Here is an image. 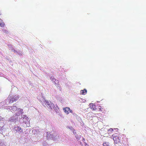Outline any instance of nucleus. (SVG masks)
<instances>
[{"label": "nucleus", "mask_w": 146, "mask_h": 146, "mask_svg": "<svg viewBox=\"0 0 146 146\" xmlns=\"http://www.w3.org/2000/svg\"><path fill=\"white\" fill-rule=\"evenodd\" d=\"M50 80L56 84H57L58 83V80L54 78L53 77H51L50 78Z\"/></svg>", "instance_id": "nucleus-6"}, {"label": "nucleus", "mask_w": 146, "mask_h": 146, "mask_svg": "<svg viewBox=\"0 0 146 146\" xmlns=\"http://www.w3.org/2000/svg\"><path fill=\"white\" fill-rule=\"evenodd\" d=\"M15 130L16 131L19 132L20 133L22 132L23 130L22 128L19 127H15Z\"/></svg>", "instance_id": "nucleus-7"}, {"label": "nucleus", "mask_w": 146, "mask_h": 146, "mask_svg": "<svg viewBox=\"0 0 146 146\" xmlns=\"http://www.w3.org/2000/svg\"><path fill=\"white\" fill-rule=\"evenodd\" d=\"M121 136V135L117 134H115L114 136L113 135V139L114 143L115 144H117L120 143Z\"/></svg>", "instance_id": "nucleus-1"}, {"label": "nucleus", "mask_w": 146, "mask_h": 146, "mask_svg": "<svg viewBox=\"0 0 146 146\" xmlns=\"http://www.w3.org/2000/svg\"><path fill=\"white\" fill-rule=\"evenodd\" d=\"M12 109L13 111H15L17 110V108L15 106H13L12 107Z\"/></svg>", "instance_id": "nucleus-12"}, {"label": "nucleus", "mask_w": 146, "mask_h": 146, "mask_svg": "<svg viewBox=\"0 0 146 146\" xmlns=\"http://www.w3.org/2000/svg\"><path fill=\"white\" fill-rule=\"evenodd\" d=\"M90 108L93 110H96V107L95 105L93 104H91L90 106Z\"/></svg>", "instance_id": "nucleus-9"}, {"label": "nucleus", "mask_w": 146, "mask_h": 146, "mask_svg": "<svg viewBox=\"0 0 146 146\" xmlns=\"http://www.w3.org/2000/svg\"><path fill=\"white\" fill-rule=\"evenodd\" d=\"M5 25L3 21L0 19V26L3 27Z\"/></svg>", "instance_id": "nucleus-11"}, {"label": "nucleus", "mask_w": 146, "mask_h": 146, "mask_svg": "<svg viewBox=\"0 0 146 146\" xmlns=\"http://www.w3.org/2000/svg\"><path fill=\"white\" fill-rule=\"evenodd\" d=\"M85 146H88V145L86 144V145H85Z\"/></svg>", "instance_id": "nucleus-15"}, {"label": "nucleus", "mask_w": 146, "mask_h": 146, "mask_svg": "<svg viewBox=\"0 0 146 146\" xmlns=\"http://www.w3.org/2000/svg\"><path fill=\"white\" fill-rule=\"evenodd\" d=\"M87 92V91L86 89H84L80 91V94L82 95H85L86 94Z\"/></svg>", "instance_id": "nucleus-8"}, {"label": "nucleus", "mask_w": 146, "mask_h": 146, "mask_svg": "<svg viewBox=\"0 0 146 146\" xmlns=\"http://www.w3.org/2000/svg\"><path fill=\"white\" fill-rule=\"evenodd\" d=\"M23 110H20L19 112H20V113H23Z\"/></svg>", "instance_id": "nucleus-14"}, {"label": "nucleus", "mask_w": 146, "mask_h": 146, "mask_svg": "<svg viewBox=\"0 0 146 146\" xmlns=\"http://www.w3.org/2000/svg\"><path fill=\"white\" fill-rule=\"evenodd\" d=\"M63 110L65 113L67 114H68L69 112L72 113V111L70 110V108L68 107L63 108Z\"/></svg>", "instance_id": "nucleus-5"}, {"label": "nucleus", "mask_w": 146, "mask_h": 146, "mask_svg": "<svg viewBox=\"0 0 146 146\" xmlns=\"http://www.w3.org/2000/svg\"><path fill=\"white\" fill-rule=\"evenodd\" d=\"M43 102L48 107L51 109H52V108L53 106V104L52 103L50 102H49L46 100H44Z\"/></svg>", "instance_id": "nucleus-3"}, {"label": "nucleus", "mask_w": 146, "mask_h": 146, "mask_svg": "<svg viewBox=\"0 0 146 146\" xmlns=\"http://www.w3.org/2000/svg\"><path fill=\"white\" fill-rule=\"evenodd\" d=\"M98 110L103 112L105 111V110L104 108H102L101 106H99V107L98 108Z\"/></svg>", "instance_id": "nucleus-10"}, {"label": "nucleus", "mask_w": 146, "mask_h": 146, "mask_svg": "<svg viewBox=\"0 0 146 146\" xmlns=\"http://www.w3.org/2000/svg\"><path fill=\"white\" fill-rule=\"evenodd\" d=\"M48 136L51 139L53 140H56L59 139L60 138V135L59 134H57L55 136H54L50 134V133L48 134Z\"/></svg>", "instance_id": "nucleus-2"}, {"label": "nucleus", "mask_w": 146, "mask_h": 146, "mask_svg": "<svg viewBox=\"0 0 146 146\" xmlns=\"http://www.w3.org/2000/svg\"><path fill=\"white\" fill-rule=\"evenodd\" d=\"M103 145L104 146H109V143L106 142H104Z\"/></svg>", "instance_id": "nucleus-13"}, {"label": "nucleus", "mask_w": 146, "mask_h": 146, "mask_svg": "<svg viewBox=\"0 0 146 146\" xmlns=\"http://www.w3.org/2000/svg\"><path fill=\"white\" fill-rule=\"evenodd\" d=\"M19 97L18 95L17 96H15L12 98H11L9 100V103H12L14 101H16L18 100L19 98Z\"/></svg>", "instance_id": "nucleus-4"}]
</instances>
